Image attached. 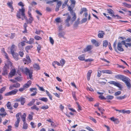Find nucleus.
Returning <instances> with one entry per match:
<instances>
[{"instance_id":"57","label":"nucleus","mask_w":131,"mask_h":131,"mask_svg":"<svg viewBox=\"0 0 131 131\" xmlns=\"http://www.w3.org/2000/svg\"><path fill=\"white\" fill-rule=\"evenodd\" d=\"M49 106L48 105H46V106H44L42 107H40V108L41 109H43V110H46L49 108Z\"/></svg>"},{"instance_id":"64","label":"nucleus","mask_w":131,"mask_h":131,"mask_svg":"<svg viewBox=\"0 0 131 131\" xmlns=\"http://www.w3.org/2000/svg\"><path fill=\"white\" fill-rule=\"evenodd\" d=\"M64 34L62 32L59 33L58 34V36L60 38L63 37Z\"/></svg>"},{"instance_id":"49","label":"nucleus","mask_w":131,"mask_h":131,"mask_svg":"<svg viewBox=\"0 0 131 131\" xmlns=\"http://www.w3.org/2000/svg\"><path fill=\"white\" fill-rule=\"evenodd\" d=\"M123 5L124 6H125L127 7H128V8H131V5L130 4H128L125 2L123 3Z\"/></svg>"},{"instance_id":"35","label":"nucleus","mask_w":131,"mask_h":131,"mask_svg":"<svg viewBox=\"0 0 131 131\" xmlns=\"http://www.w3.org/2000/svg\"><path fill=\"white\" fill-rule=\"evenodd\" d=\"M127 95H125L123 96L117 97L116 99L119 100H122L126 98L127 97Z\"/></svg>"},{"instance_id":"22","label":"nucleus","mask_w":131,"mask_h":131,"mask_svg":"<svg viewBox=\"0 0 131 131\" xmlns=\"http://www.w3.org/2000/svg\"><path fill=\"white\" fill-rule=\"evenodd\" d=\"M92 72V71L91 70H89L87 74V79L88 81L90 80L91 74Z\"/></svg>"},{"instance_id":"63","label":"nucleus","mask_w":131,"mask_h":131,"mask_svg":"<svg viewBox=\"0 0 131 131\" xmlns=\"http://www.w3.org/2000/svg\"><path fill=\"white\" fill-rule=\"evenodd\" d=\"M19 54L21 57H23L24 54L23 52V51H20L19 52Z\"/></svg>"},{"instance_id":"52","label":"nucleus","mask_w":131,"mask_h":131,"mask_svg":"<svg viewBox=\"0 0 131 131\" xmlns=\"http://www.w3.org/2000/svg\"><path fill=\"white\" fill-rule=\"evenodd\" d=\"M20 122V120H19V118H18V119H17L16 121L15 122V127H18L19 125V123Z\"/></svg>"},{"instance_id":"12","label":"nucleus","mask_w":131,"mask_h":131,"mask_svg":"<svg viewBox=\"0 0 131 131\" xmlns=\"http://www.w3.org/2000/svg\"><path fill=\"white\" fill-rule=\"evenodd\" d=\"M16 72V70L15 68L12 69L10 70V72L9 73L8 77L12 78L15 75Z\"/></svg>"},{"instance_id":"40","label":"nucleus","mask_w":131,"mask_h":131,"mask_svg":"<svg viewBox=\"0 0 131 131\" xmlns=\"http://www.w3.org/2000/svg\"><path fill=\"white\" fill-rule=\"evenodd\" d=\"M76 92H75L74 91L72 92V95L73 99L75 101H77V99L76 97Z\"/></svg>"},{"instance_id":"47","label":"nucleus","mask_w":131,"mask_h":131,"mask_svg":"<svg viewBox=\"0 0 131 131\" xmlns=\"http://www.w3.org/2000/svg\"><path fill=\"white\" fill-rule=\"evenodd\" d=\"M39 100L43 101L45 102H46L48 101V99L46 97H42L39 99Z\"/></svg>"},{"instance_id":"2","label":"nucleus","mask_w":131,"mask_h":131,"mask_svg":"<svg viewBox=\"0 0 131 131\" xmlns=\"http://www.w3.org/2000/svg\"><path fill=\"white\" fill-rule=\"evenodd\" d=\"M20 69L23 73L29 76V77H27L28 79H30L31 80L32 79L33 71L29 70L27 67L24 68L23 67H22Z\"/></svg>"},{"instance_id":"25","label":"nucleus","mask_w":131,"mask_h":131,"mask_svg":"<svg viewBox=\"0 0 131 131\" xmlns=\"http://www.w3.org/2000/svg\"><path fill=\"white\" fill-rule=\"evenodd\" d=\"M33 66L34 68L37 70H40V69L39 64L37 63L34 64Z\"/></svg>"},{"instance_id":"6","label":"nucleus","mask_w":131,"mask_h":131,"mask_svg":"<svg viewBox=\"0 0 131 131\" xmlns=\"http://www.w3.org/2000/svg\"><path fill=\"white\" fill-rule=\"evenodd\" d=\"M9 68V67L7 65L5 64L3 68L2 74L3 76L7 75L8 72Z\"/></svg>"},{"instance_id":"23","label":"nucleus","mask_w":131,"mask_h":131,"mask_svg":"<svg viewBox=\"0 0 131 131\" xmlns=\"http://www.w3.org/2000/svg\"><path fill=\"white\" fill-rule=\"evenodd\" d=\"M130 80L129 79L128 80L125 82L127 88L129 89H130L131 87V85L130 83Z\"/></svg>"},{"instance_id":"38","label":"nucleus","mask_w":131,"mask_h":131,"mask_svg":"<svg viewBox=\"0 0 131 131\" xmlns=\"http://www.w3.org/2000/svg\"><path fill=\"white\" fill-rule=\"evenodd\" d=\"M108 12L110 14H111V15L112 17V16L114 14V12L113 10L111 9H107Z\"/></svg>"},{"instance_id":"7","label":"nucleus","mask_w":131,"mask_h":131,"mask_svg":"<svg viewBox=\"0 0 131 131\" xmlns=\"http://www.w3.org/2000/svg\"><path fill=\"white\" fill-rule=\"evenodd\" d=\"M66 15H68V17L67 19L65 21V22L66 24V25L67 26L69 27L70 26V25L69 23V21L71 20V23L72 24L73 22L72 23V19H71V17L70 15H69V13L64 14L63 15V16H65Z\"/></svg>"},{"instance_id":"60","label":"nucleus","mask_w":131,"mask_h":131,"mask_svg":"<svg viewBox=\"0 0 131 131\" xmlns=\"http://www.w3.org/2000/svg\"><path fill=\"white\" fill-rule=\"evenodd\" d=\"M46 9V11L48 12H50L52 10L49 7H47Z\"/></svg>"},{"instance_id":"10","label":"nucleus","mask_w":131,"mask_h":131,"mask_svg":"<svg viewBox=\"0 0 131 131\" xmlns=\"http://www.w3.org/2000/svg\"><path fill=\"white\" fill-rule=\"evenodd\" d=\"M37 89L36 88H31L29 89V91L31 92L34 93L30 94L31 96H34L36 95L37 94Z\"/></svg>"},{"instance_id":"48","label":"nucleus","mask_w":131,"mask_h":131,"mask_svg":"<svg viewBox=\"0 0 131 131\" xmlns=\"http://www.w3.org/2000/svg\"><path fill=\"white\" fill-rule=\"evenodd\" d=\"M112 17H113L115 19H121L122 18V17L121 16H119L117 15H113L112 16Z\"/></svg>"},{"instance_id":"34","label":"nucleus","mask_w":131,"mask_h":131,"mask_svg":"<svg viewBox=\"0 0 131 131\" xmlns=\"http://www.w3.org/2000/svg\"><path fill=\"white\" fill-rule=\"evenodd\" d=\"M31 108L32 110H35L37 111H38L39 108L35 104H34L33 106L31 107Z\"/></svg>"},{"instance_id":"31","label":"nucleus","mask_w":131,"mask_h":131,"mask_svg":"<svg viewBox=\"0 0 131 131\" xmlns=\"http://www.w3.org/2000/svg\"><path fill=\"white\" fill-rule=\"evenodd\" d=\"M33 47V46L31 45L27 46L25 48V50L27 52H28V50L32 48Z\"/></svg>"},{"instance_id":"30","label":"nucleus","mask_w":131,"mask_h":131,"mask_svg":"<svg viewBox=\"0 0 131 131\" xmlns=\"http://www.w3.org/2000/svg\"><path fill=\"white\" fill-rule=\"evenodd\" d=\"M26 114L25 113H24L23 115L21 117V119L24 122H26Z\"/></svg>"},{"instance_id":"41","label":"nucleus","mask_w":131,"mask_h":131,"mask_svg":"<svg viewBox=\"0 0 131 131\" xmlns=\"http://www.w3.org/2000/svg\"><path fill=\"white\" fill-rule=\"evenodd\" d=\"M123 75L121 74H118L117 75H115L114 77L115 78L118 79H120L121 80L122 77L123 76Z\"/></svg>"},{"instance_id":"8","label":"nucleus","mask_w":131,"mask_h":131,"mask_svg":"<svg viewBox=\"0 0 131 131\" xmlns=\"http://www.w3.org/2000/svg\"><path fill=\"white\" fill-rule=\"evenodd\" d=\"M12 85H10L9 88V90H13L14 88H19L20 86V84L17 82L15 83Z\"/></svg>"},{"instance_id":"14","label":"nucleus","mask_w":131,"mask_h":131,"mask_svg":"<svg viewBox=\"0 0 131 131\" xmlns=\"http://www.w3.org/2000/svg\"><path fill=\"white\" fill-rule=\"evenodd\" d=\"M108 83L117 86L119 88H120L121 86V84L117 82L113 81H110Z\"/></svg>"},{"instance_id":"62","label":"nucleus","mask_w":131,"mask_h":131,"mask_svg":"<svg viewBox=\"0 0 131 131\" xmlns=\"http://www.w3.org/2000/svg\"><path fill=\"white\" fill-rule=\"evenodd\" d=\"M89 119H90L92 120L95 123H96L97 121H96V120L95 118H94L93 117H91V116H90L89 117Z\"/></svg>"},{"instance_id":"20","label":"nucleus","mask_w":131,"mask_h":131,"mask_svg":"<svg viewBox=\"0 0 131 131\" xmlns=\"http://www.w3.org/2000/svg\"><path fill=\"white\" fill-rule=\"evenodd\" d=\"M16 47V46L14 44L11 46L10 48V51L11 53H14L15 51V49Z\"/></svg>"},{"instance_id":"13","label":"nucleus","mask_w":131,"mask_h":131,"mask_svg":"<svg viewBox=\"0 0 131 131\" xmlns=\"http://www.w3.org/2000/svg\"><path fill=\"white\" fill-rule=\"evenodd\" d=\"M25 42V41H23L18 43V47L20 50L23 49V46L26 45Z\"/></svg>"},{"instance_id":"56","label":"nucleus","mask_w":131,"mask_h":131,"mask_svg":"<svg viewBox=\"0 0 131 131\" xmlns=\"http://www.w3.org/2000/svg\"><path fill=\"white\" fill-rule=\"evenodd\" d=\"M18 5L19 6H20L21 7V8H24V4L23 3L21 2H19L18 4Z\"/></svg>"},{"instance_id":"32","label":"nucleus","mask_w":131,"mask_h":131,"mask_svg":"<svg viewBox=\"0 0 131 131\" xmlns=\"http://www.w3.org/2000/svg\"><path fill=\"white\" fill-rule=\"evenodd\" d=\"M35 101V99H32V101L28 103L27 105L29 106H31L34 103Z\"/></svg>"},{"instance_id":"53","label":"nucleus","mask_w":131,"mask_h":131,"mask_svg":"<svg viewBox=\"0 0 131 131\" xmlns=\"http://www.w3.org/2000/svg\"><path fill=\"white\" fill-rule=\"evenodd\" d=\"M87 11V9L86 8H83L81 9V11L80 12L81 14H82L84 12H86Z\"/></svg>"},{"instance_id":"21","label":"nucleus","mask_w":131,"mask_h":131,"mask_svg":"<svg viewBox=\"0 0 131 131\" xmlns=\"http://www.w3.org/2000/svg\"><path fill=\"white\" fill-rule=\"evenodd\" d=\"M91 41L92 43L94 44L96 47L99 46L100 45V43L95 39H93Z\"/></svg>"},{"instance_id":"51","label":"nucleus","mask_w":131,"mask_h":131,"mask_svg":"<svg viewBox=\"0 0 131 131\" xmlns=\"http://www.w3.org/2000/svg\"><path fill=\"white\" fill-rule=\"evenodd\" d=\"M6 89V87L4 86L0 89V94H2Z\"/></svg>"},{"instance_id":"55","label":"nucleus","mask_w":131,"mask_h":131,"mask_svg":"<svg viewBox=\"0 0 131 131\" xmlns=\"http://www.w3.org/2000/svg\"><path fill=\"white\" fill-rule=\"evenodd\" d=\"M41 47L40 44L38 45V46L37 48V50L38 53H39L40 52V51L41 49Z\"/></svg>"},{"instance_id":"45","label":"nucleus","mask_w":131,"mask_h":131,"mask_svg":"<svg viewBox=\"0 0 131 131\" xmlns=\"http://www.w3.org/2000/svg\"><path fill=\"white\" fill-rule=\"evenodd\" d=\"M18 91V90L17 89H15L14 90H13L10 91L11 95H15L16 94Z\"/></svg>"},{"instance_id":"59","label":"nucleus","mask_w":131,"mask_h":131,"mask_svg":"<svg viewBox=\"0 0 131 131\" xmlns=\"http://www.w3.org/2000/svg\"><path fill=\"white\" fill-rule=\"evenodd\" d=\"M49 40L50 42L52 45H53L54 43V41L52 38L51 37H50L49 38Z\"/></svg>"},{"instance_id":"42","label":"nucleus","mask_w":131,"mask_h":131,"mask_svg":"<svg viewBox=\"0 0 131 131\" xmlns=\"http://www.w3.org/2000/svg\"><path fill=\"white\" fill-rule=\"evenodd\" d=\"M46 91V94H47V95L48 96H49L50 99L51 100H52V95L49 93V92L47 90H46V91Z\"/></svg>"},{"instance_id":"18","label":"nucleus","mask_w":131,"mask_h":131,"mask_svg":"<svg viewBox=\"0 0 131 131\" xmlns=\"http://www.w3.org/2000/svg\"><path fill=\"white\" fill-rule=\"evenodd\" d=\"M29 17L30 18H29L28 20L26 17V18H24L25 19L26 21L27 24H28V23H31L34 20V18L32 17Z\"/></svg>"},{"instance_id":"61","label":"nucleus","mask_w":131,"mask_h":131,"mask_svg":"<svg viewBox=\"0 0 131 131\" xmlns=\"http://www.w3.org/2000/svg\"><path fill=\"white\" fill-rule=\"evenodd\" d=\"M10 122V121L9 120H7L6 119H5V121L3 122V124L4 125H6V124H8Z\"/></svg>"},{"instance_id":"58","label":"nucleus","mask_w":131,"mask_h":131,"mask_svg":"<svg viewBox=\"0 0 131 131\" xmlns=\"http://www.w3.org/2000/svg\"><path fill=\"white\" fill-rule=\"evenodd\" d=\"M62 4V2L61 1H59L57 2L56 7L58 8H60Z\"/></svg>"},{"instance_id":"11","label":"nucleus","mask_w":131,"mask_h":131,"mask_svg":"<svg viewBox=\"0 0 131 131\" xmlns=\"http://www.w3.org/2000/svg\"><path fill=\"white\" fill-rule=\"evenodd\" d=\"M13 2L12 1H11L10 2H8L7 3V6L8 7L11 9V12H13L14 10L13 5Z\"/></svg>"},{"instance_id":"54","label":"nucleus","mask_w":131,"mask_h":131,"mask_svg":"<svg viewBox=\"0 0 131 131\" xmlns=\"http://www.w3.org/2000/svg\"><path fill=\"white\" fill-rule=\"evenodd\" d=\"M113 98L114 96H113L108 95L106 97V100H111L113 99Z\"/></svg>"},{"instance_id":"29","label":"nucleus","mask_w":131,"mask_h":131,"mask_svg":"<svg viewBox=\"0 0 131 131\" xmlns=\"http://www.w3.org/2000/svg\"><path fill=\"white\" fill-rule=\"evenodd\" d=\"M34 40L32 38H30L29 41H26V42L29 44H31L33 43L34 42Z\"/></svg>"},{"instance_id":"17","label":"nucleus","mask_w":131,"mask_h":131,"mask_svg":"<svg viewBox=\"0 0 131 131\" xmlns=\"http://www.w3.org/2000/svg\"><path fill=\"white\" fill-rule=\"evenodd\" d=\"M92 47L91 45H89L86 48H84L83 50V53L86 52L87 51H88L91 50L92 49Z\"/></svg>"},{"instance_id":"39","label":"nucleus","mask_w":131,"mask_h":131,"mask_svg":"<svg viewBox=\"0 0 131 131\" xmlns=\"http://www.w3.org/2000/svg\"><path fill=\"white\" fill-rule=\"evenodd\" d=\"M28 127V124L26 122H24L23 125V128L24 129L26 130L27 129Z\"/></svg>"},{"instance_id":"3","label":"nucleus","mask_w":131,"mask_h":131,"mask_svg":"<svg viewBox=\"0 0 131 131\" xmlns=\"http://www.w3.org/2000/svg\"><path fill=\"white\" fill-rule=\"evenodd\" d=\"M116 42L115 41L113 44V47L115 51L117 52L118 51L123 52L124 51V49L122 46V43L121 42H118L117 44V46L116 47Z\"/></svg>"},{"instance_id":"9","label":"nucleus","mask_w":131,"mask_h":131,"mask_svg":"<svg viewBox=\"0 0 131 131\" xmlns=\"http://www.w3.org/2000/svg\"><path fill=\"white\" fill-rule=\"evenodd\" d=\"M23 61L25 64H28L31 62V61L30 59L29 56L28 55L26 56V59L24 58L23 59Z\"/></svg>"},{"instance_id":"15","label":"nucleus","mask_w":131,"mask_h":131,"mask_svg":"<svg viewBox=\"0 0 131 131\" xmlns=\"http://www.w3.org/2000/svg\"><path fill=\"white\" fill-rule=\"evenodd\" d=\"M105 34V33L104 31L102 30H100L99 31L98 36L99 38H102L103 37L104 35Z\"/></svg>"},{"instance_id":"36","label":"nucleus","mask_w":131,"mask_h":131,"mask_svg":"<svg viewBox=\"0 0 131 131\" xmlns=\"http://www.w3.org/2000/svg\"><path fill=\"white\" fill-rule=\"evenodd\" d=\"M20 102L21 105H23L26 102L25 99L24 97H21Z\"/></svg>"},{"instance_id":"28","label":"nucleus","mask_w":131,"mask_h":131,"mask_svg":"<svg viewBox=\"0 0 131 131\" xmlns=\"http://www.w3.org/2000/svg\"><path fill=\"white\" fill-rule=\"evenodd\" d=\"M129 79H130L129 78L123 75L121 80L125 83Z\"/></svg>"},{"instance_id":"46","label":"nucleus","mask_w":131,"mask_h":131,"mask_svg":"<svg viewBox=\"0 0 131 131\" xmlns=\"http://www.w3.org/2000/svg\"><path fill=\"white\" fill-rule=\"evenodd\" d=\"M60 62L62 67H63L64 65L66 62L63 59H62L60 61Z\"/></svg>"},{"instance_id":"4","label":"nucleus","mask_w":131,"mask_h":131,"mask_svg":"<svg viewBox=\"0 0 131 131\" xmlns=\"http://www.w3.org/2000/svg\"><path fill=\"white\" fill-rule=\"evenodd\" d=\"M25 9L24 8H21L19 9L17 11L16 16L18 19H20L21 18V16L23 17L24 18H26L25 16Z\"/></svg>"},{"instance_id":"24","label":"nucleus","mask_w":131,"mask_h":131,"mask_svg":"<svg viewBox=\"0 0 131 131\" xmlns=\"http://www.w3.org/2000/svg\"><path fill=\"white\" fill-rule=\"evenodd\" d=\"M6 106L7 108L9 110H11L13 109L12 106H11V103L9 102H8L6 104Z\"/></svg>"},{"instance_id":"5","label":"nucleus","mask_w":131,"mask_h":131,"mask_svg":"<svg viewBox=\"0 0 131 131\" xmlns=\"http://www.w3.org/2000/svg\"><path fill=\"white\" fill-rule=\"evenodd\" d=\"M122 43L126 48H131V38H129L125 40H122Z\"/></svg>"},{"instance_id":"43","label":"nucleus","mask_w":131,"mask_h":131,"mask_svg":"<svg viewBox=\"0 0 131 131\" xmlns=\"http://www.w3.org/2000/svg\"><path fill=\"white\" fill-rule=\"evenodd\" d=\"M34 39L37 40H41L42 39L41 37L38 35H35L34 37Z\"/></svg>"},{"instance_id":"1","label":"nucleus","mask_w":131,"mask_h":131,"mask_svg":"<svg viewBox=\"0 0 131 131\" xmlns=\"http://www.w3.org/2000/svg\"><path fill=\"white\" fill-rule=\"evenodd\" d=\"M69 0H65L64 3L67 4V6H68V10L70 12L71 15L73 16V17L72 18V23L75 20L76 18V14L73 10L75 7L76 1L75 0H70L71 4L69 6L68 5H67Z\"/></svg>"},{"instance_id":"19","label":"nucleus","mask_w":131,"mask_h":131,"mask_svg":"<svg viewBox=\"0 0 131 131\" xmlns=\"http://www.w3.org/2000/svg\"><path fill=\"white\" fill-rule=\"evenodd\" d=\"M11 54L15 60H17L19 59V54L17 53L14 52Z\"/></svg>"},{"instance_id":"44","label":"nucleus","mask_w":131,"mask_h":131,"mask_svg":"<svg viewBox=\"0 0 131 131\" xmlns=\"http://www.w3.org/2000/svg\"><path fill=\"white\" fill-rule=\"evenodd\" d=\"M108 41L106 40H104L103 41V47H106L107 46Z\"/></svg>"},{"instance_id":"27","label":"nucleus","mask_w":131,"mask_h":131,"mask_svg":"<svg viewBox=\"0 0 131 131\" xmlns=\"http://www.w3.org/2000/svg\"><path fill=\"white\" fill-rule=\"evenodd\" d=\"M78 59L80 60L83 61L85 60V56L84 54H82L79 56L78 57Z\"/></svg>"},{"instance_id":"16","label":"nucleus","mask_w":131,"mask_h":131,"mask_svg":"<svg viewBox=\"0 0 131 131\" xmlns=\"http://www.w3.org/2000/svg\"><path fill=\"white\" fill-rule=\"evenodd\" d=\"M32 82L31 81L29 80L26 83L24 84L23 86L26 89L28 88L31 85Z\"/></svg>"},{"instance_id":"37","label":"nucleus","mask_w":131,"mask_h":131,"mask_svg":"<svg viewBox=\"0 0 131 131\" xmlns=\"http://www.w3.org/2000/svg\"><path fill=\"white\" fill-rule=\"evenodd\" d=\"M110 119L111 121L114 122V123H115L116 124H117L119 123L118 119H117L114 118L113 117L111 118Z\"/></svg>"},{"instance_id":"26","label":"nucleus","mask_w":131,"mask_h":131,"mask_svg":"<svg viewBox=\"0 0 131 131\" xmlns=\"http://www.w3.org/2000/svg\"><path fill=\"white\" fill-rule=\"evenodd\" d=\"M34 112H31L30 114H28V119L30 120H32L33 119V116L34 115Z\"/></svg>"},{"instance_id":"33","label":"nucleus","mask_w":131,"mask_h":131,"mask_svg":"<svg viewBox=\"0 0 131 131\" xmlns=\"http://www.w3.org/2000/svg\"><path fill=\"white\" fill-rule=\"evenodd\" d=\"M102 71L104 73H107L110 74H111L113 73V72L110 70H104Z\"/></svg>"},{"instance_id":"50","label":"nucleus","mask_w":131,"mask_h":131,"mask_svg":"<svg viewBox=\"0 0 131 131\" xmlns=\"http://www.w3.org/2000/svg\"><path fill=\"white\" fill-rule=\"evenodd\" d=\"M79 24V21H76L74 24L73 27L75 29H76L77 27H78V24Z\"/></svg>"}]
</instances>
